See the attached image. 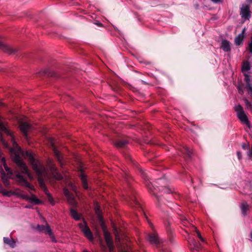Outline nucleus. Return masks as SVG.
<instances>
[{
  "label": "nucleus",
  "mask_w": 252,
  "mask_h": 252,
  "mask_svg": "<svg viewBox=\"0 0 252 252\" xmlns=\"http://www.w3.org/2000/svg\"><path fill=\"white\" fill-rule=\"evenodd\" d=\"M26 156L32 165L33 170L38 176V182L40 187L44 190L46 195H50L46 185L42 178V176L45 172V169L40 161L36 160L33 157L32 153L30 151H27Z\"/></svg>",
  "instance_id": "nucleus-1"
},
{
  "label": "nucleus",
  "mask_w": 252,
  "mask_h": 252,
  "mask_svg": "<svg viewBox=\"0 0 252 252\" xmlns=\"http://www.w3.org/2000/svg\"><path fill=\"white\" fill-rule=\"evenodd\" d=\"M13 160L16 163L22 173L26 174L30 179L32 178L27 166L19 155L15 154L13 157Z\"/></svg>",
  "instance_id": "nucleus-2"
},
{
  "label": "nucleus",
  "mask_w": 252,
  "mask_h": 252,
  "mask_svg": "<svg viewBox=\"0 0 252 252\" xmlns=\"http://www.w3.org/2000/svg\"><path fill=\"white\" fill-rule=\"evenodd\" d=\"M146 186L149 189V191L154 192V194H155L154 190L157 189L156 188H158V189L159 191L163 192L164 193H169L172 192L171 189H169L168 187L163 186L158 187L155 185V184L153 185V184L150 182H147L146 183Z\"/></svg>",
  "instance_id": "nucleus-3"
},
{
  "label": "nucleus",
  "mask_w": 252,
  "mask_h": 252,
  "mask_svg": "<svg viewBox=\"0 0 252 252\" xmlns=\"http://www.w3.org/2000/svg\"><path fill=\"white\" fill-rule=\"evenodd\" d=\"M188 242L192 252H203L201 244L197 242L193 237H189Z\"/></svg>",
  "instance_id": "nucleus-4"
},
{
  "label": "nucleus",
  "mask_w": 252,
  "mask_h": 252,
  "mask_svg": "<svg viewBox=\"0 0 252 252\" xmlns=\"http://www.w3.org/2000/svg\"><path fill=\"white\" fill-rule=\"evenodd\" d=\"M78 226L80 230L88 239L91 241L94 239L93 234L85 221H84L83 223H79Z\"/></svg>",
  "instance_id": "nucleus-5"
},
{
  "label": "nucleus",
  "mask_w": 252,
  "mask_h": 252,
  "mask_svg": "<svg viewBox=\"0 0 252 252\" xmlns=\"http://www.w3.org/2000/svg\"><path fill=\"white\" fill-rule=\"evenodd\" d=\"M240 14L242 18L249 20L251 17L250 6L247 4H243L240 8Z\"/></svg>",
  "instance_id": "nucleus-6"
},
{
  "label": "nucleus",
  "mask_w": 252,
  "mask_h": 252,
  "mask_svg": "<svg viewBox=\"0 0 252 252\" xmlns=\"http://www.w3.org/2000/svg\"><path fill=\"white\" fill-rule=\"evenodd\" d=\"M0 49L8 54H14L17 51V48H13L5 44L1 39H0Z\"/></svg>",
  "instance_id": "nucleus-7"
},
{
  "label": "nucleus",
  "mask_w": 252,
  "mask_h": 252,
  "mask_svg": "<svg viewBox=\"0 0 252 252\" xmlns=\"http://www.w3.org/2000/svg\"><path fill=\"white\" fill-rule=\"evenodd\" d=\"M16 176L17 178V181L21 185L26 187L31 190L34 189L33 186L29 183L27 180L20 174V173L18 172L16 174Z\"/></svg>",
  "instance_id": "nucleus-8"
},
{
  "label": "nucleus",
  "mask_w": 252,
  "mask_h": 252,
  "mask_svg": "<svg viewBox=\"0 0 252 252\" xmlns=\"http://www.w3.org/2000/svg\"><path fill=\"white\" fill-rule=\"evenodd\" d=\"M164 226L169 241L171 243H173L174 237V230L171 228L170 223L169 221L167 220L164 222Z\"/></svg>",
  "instance_id": "nucleus-9"
},
{
  "label": "nucleus",
  "mask_w": 252,
  "mask_h": 252,
  "mask_svg": "<svg viewBox=\"0 0 252 252\" xmlns=\"http://www.w3.org/2000/svg\"><path fill=\"white\" fill-rule=\"evenodd\" d=\"M20 128L25 137L28 139V132L32 129V126L26 122L21 121L20 123Z\"/></svg>",
  "instance_id": "nucleus-10"
},
{
  "label": "nucleus",
  "mask_w": 252,
  "mask_h": 252,
  "mask_svg": "<svg viewBox=\"0 0 252 252\" xmlns=\"http://www.w3.org/2000/svg\"><path fill=\"white\" fill-rule=\"evenodd\" d=\"M104 237L105 240L108 246L110 252L112 251L114 249L113 242L110 233L108 232L105 228H103Z\"/></svg>",
  "instance_id": "nucleus-11"
},
{
  "label": "nucleus",
  "mask_w": 252,
  "mask_h": 252,
  "mask_svg": "<svg viewBox=\"0 0 252 252\" xmlns=\"http://www.w3.org/2000/svg\"><path fill=\"white\" fill-rule=\"evenodd\" d=\"M51 146L52 147L53 153H54L55 156H56L58 161L60 163L61 166H62L63 165V158L61 155L59 151V150L57 149V148L55 146L54 143L53 142V139H52L51 140Z\"/></svg>",
  "instance_id": "nucleus-12"
},
{
  "label": "nucleus",
  "mask_w": 252,
  "mask_h": 252,
  "mask_svg": "<svg viewBox=\"0 0 252 252\" xmlns=\"http://www.w3.org/2000/svg\"><path fill=\"white\" fill-rule=\"evenodd\" d=\"M63 192L64 195L67 199L68 202L71 205L75 206L76 205V202L73 194L66 189H64Z\"/></svg>",
  "instance_id": "nucleus-13"
},
{
  "label": "nucleus",
  "mask_w": 252,
  "mask_h": 252,
  "mask_svg": "<svg viewBox=\"0 0 252 252\" xmlns=\"http://www.w3.org/2000/svg\"><path fill=\"white\" fill-rule=\"evenodd\" d=\"M149 241L151 243L155 245H158L161 243V240L156 232L149 235Z\"/></svg>",
  "instance_id": "nucleus-14"
},
{
  "label": "nucleus",
  "mask_w": 252,
  "mask_h": 252,
  "mask_svg": "<svg viewBox=\"0 0 252 252\" xmlns=\"http://www.w3.org/2000/svg\"><path fill=\"white\" fill-rule=\"evenodd\" d=\"M1 129L4 131L7 135H9L10 136L11 142L13 144V146L15 147H17L18 145L15 141V137L13 133L10 131L8 129L6 128L4 126H1Z\"/></svg>",
  "instance_id": "nucleus-15"
},
{
  "label": "nucleus",
  "mask_w": 252,
  "mask_h": 252,
  "mask_svg": "<svg viewBox=\"0 0 252 252\" xmlns=\"http://www.w3.org/2000/svg\"><path fill=\"white\" fill-rule=\"evenodd\" d=\"M237 117L242 123L246 125L249 127H251L250 122L245 112L238 114Z\"/></svg>",
  "instance_id": "nucleus-16"
},
{
  "label": "nucleus",
  "mask_w": 252,
  "mask_h": 252,
  "mask_svg": "<svg viewBox=\"0 0 252 252\" xmlns=\"http://www.w3.org/2000/svg\"><path fill=\"white\" fill-rule=\"evenodd\" d=\"M51 172L53 177L57 180H61L63 179L62 175L57 172V170L55 165L53 164L50 167Z\"/></svg>",
  "instance_id": "nucleus-17"
},
{
  "label": "nucleus",
  "mask_w": 252,
  "mask_h": 252,
  "mask_svg": "<svg viewBox=\"0 0 252 252\" xmlns=\"http://www.w3.org/2000/svg\"><path fill=\"white\" fill-rule=\"evenodd\" d=\"M181 154H182L186 159H189L191 158L192 152L187 147H183L181 148Z\"/></svg>",
  "instance_id": "nucleus-18"
},
{
  "label": "nucleus",
  "mask_w": 252,
  "mask_h": 252,
  "mask_svg": "<svg viewBox=\"0 0 252 252\" xmlns=\"http://www.w3.org/2000/svg\"><path fill=\"white\" fill-rule=\"evenodd\" d=\"M244 32H245V29H244L242 31V32L239 34L235 38L234 42L235 44L237 45H240L242 44V42L244 40Z\"/></svg>",
  "instance_id": "nucleus-19"
},
{
  "label": "nucleus",
  "mask_w": 252,
  "mask_h": 252,
  "mask_svg": "<svg viewBox=\"0 0 252 252\" xmlns=\"http://www.w3.org/2000/svg\"><path fill=\"white\" fill-rule=\"evenodd\" d=\"M221 48L225 52H229L231 50L230 42L227 40L223 39L221 41Z\"/></svg>",
  "instance_id": "nucleus-20"
},
{
  "label": "nucleus",
  "mask_w": 252,
  "mask_h": 252,
  "mask_svg": "<svg viewBox=\"0 0 252 252\" xmlns=\"http://www.w3.org/2000/svg\"><path fill=\"white\" fill-rule=\"evenodd\" d=\"M80 171L81 174L79 176L82 181V186L84 189H88V186L87 184L86 176L83 173V170L82 168H80Z\"/></svg>",
  "instance_id": "nucleus-21"
},
{
  "label": "nucleus",
  "mask_w": 252,
  "mask_h": 252,
  "mask_svg": "<svg viewBox=\"0 0 252 252\" xmlns=\"http://www.w3.org/2000/svg\"><path fill=\"white\" fill-rule=\"evenodd\" d=\"M0 173L1 175V181L5 187H8L9 185V181L8 177L6 176L3 169L1 167Z\"/></svg>",
  "instance_id": "nucleus-22"
},
{
  "label": "nucleus",
  "mask_w": 252,
  "mask_h": 252,
  "mask_svg": "<svg viewBox=\"0 0 252 252\" xmlns=\"http://www.w3.org/2000/svg\"><path fill=\"white\" fill-rule=\"evenodd\" d=\"M37 229L39 232L44 231L45 233L48 234L49 232L51 233V229L49 225H37Z\"/></svg>",
  "instance_id": "nucleus-23"
},
{
  "label": "nucleus",
  "mask_w": 252,
  "mask_h": 252,
  "mask_svg": "<svg viewBox=\"0 0 252 252\" xmlns=\"http://www.w3.org/2000/svg\"><path fill=\"white\" fill-rule=\"evenodd\" d=\"M3 242L8 245L11 248H14L16 246V242L12 238L4 237Z\"/></svg>",
  "instance_id": "nucleus-24"
},
{
  "label": "nucleus",
  "mask_w": 252,
  "mask_h": 252,
  "mask_svg": "<svg viewBox=\"0 0 252 252\" xmlns=\"http://www.w3.org/2000/svg\"><path fill=\"white\" fill-rule=\"evenodd\" d=\"M129 204L133 207L140 208V204L135 197H132L129 200Z\"/></svg>",
  "instance_id": "nucleus-25"
},
{
  "label": "nucleus",
  "mask_w": 252,
  "mask_h": 252,
  "mask_svg": "<svg viewBox=\"0 0 252 252\" xmlns=\"http://www.w3.org/2000/svg\"><path fill=\"white\" fill-rule=\"evenodd\" d=\"M249 205L246 202H243L241 203L240 208L242 211V213L244 216L247 215V212L248 210Z\"/></svg>",
  "instance_id": "nucleus-26"
},
{
  "label": "nucleus",
  "mask_w": 252,
  "mask_h": 252,
  "mask_svg": "<svg viewBox=\"0 0 252 252\" xmlns=\"http://www.w3.org/2000/svg\"><path fill=\"white\" fill-rule=\"evenodd\" d=\"M127 144V141L126 140H119L114 143L115 145L118 148H124Z\"/></svg>",
  "instance_id": "nucleus-27"
},
{
  "label": "nucleus",
  "mask_w": 252,
  "mask_h": 252,
  "mask_svg": "<svg viewBox=\"0 0 252 252\" xmlns=\"http://www.w3.org/2000/svg\"><path fill=\"white\" fill-rule=\"evenodd\" d=\"M70 215L76 220H80V215L78 214L75 210L72 208L70 209Z\"/></svg>",
  "instance_id": "nucleus-28"
},
{
  "label": "nucleus",
  "mask_w": 252,
  "mask_h": 252,
  "mask_svg": "<svg viewBox=\"0 0 252 252\" xmlns=\"http://www.w3.org/2000/svg\"><path fill=\"white\" fill-rule=\"evenodd\" d=\"M250 69H251V66H250V63L247 61L244 62L243 63L242 66V72L248 71L250 70Z\"/></svg>",
  "instance_id": "nucleus-29"
},
{
  "label": "nucleus",
  "mask_w": 252,
  "mask_h": 252,
  "mask_svg": "<svg viewBox=\"0 0 252 252\" xmlns=\"http://www.w3.org/2000/svg\"><path fill=\"white\" fill-rule=\"evenodd\" d=\"M42 75L46 74L49 76L54 77L56 76L55 73L53 71H51L49 69L44 70L40 72Z\"/></svg>",
  "instance_id": "nucleus-30"
},
{
  "label": "nucleus",
  "mask_w": 252,
  "mask_h": 252,
  "mask_svg": "<svg viewBox=\"0 0 252 252\" xmlns=\"http://www.w3.org/2000/svg\"><path fill=\"white\" fill-rule=\"evenodd\" d=\"M29 200L32 202H34L36 204H38L41 203V201L38 199L34 195H32V196L30 197Z\"/></svg>",
  "instance_id": "nucleus-31"
},
{
  "label": "nucleus",
  "mask_w": 252,
  "mask_h": 252,
  "mask_svg": "<svg viewBox=\"0 0 252 252\" xmlns=\"http://www.w3.org/2000/svg\"><path fill=\"white\" fill-rule=\"evenodd\" d=\"M235 110L237 112V115H238V114H240L244 112L243 108L241 105H238L237 106L235 107Z\"/></svg>",
  "instance_id": "nucleus-32"
},
{
  "label": "nucleus",
  "mask_w": 252,
  "mask_h": 252,
  "mask_svg": "<svg viewBox=\"0 0 252 252\" xmlns=\"http://www.w3.org/2000/svg\"><path fill=\"white\" fill-rule=\"evenodd\" d=\"M193 229L194 230V231L196 232V234H197V237L200 239V240L202 242H204V239L201 236V235L200 233V232L196 229V227H193Z\"/></svg>",
  "instance_id": "nucleus-33"
},
{
  "label": "nucleus",
  "mask_w": 252,
  "mask_h": 252,
  "mask_svg": "<svg viewBox=\"0 0 252 252\" xmlns=\"http://www.w3.org/2000/svg\"><path fill=\"white\" fill-rule=\"evenodd\" d=\"M47 234H48L50 236L52 242H56V238L52 233V230H51V233L49 232Z\"/></svg>",
  "instance_id": "nucleus-34"
},
{
  "label": "nucleus",
  "mask_w": 252,
  "mask_h": 252,
  "mask_svg": "<svg viewBox=\"0 0 252 252\" xmlns=\"http://www.w3.org/2000/svg\"><path fill=\"white\" fill-rule=\"evenodd\" d=\"M47 196H48V199H49V201H50V202L53 205L54 204V200H53V198H52V195L51 194V193H50V195H47Z\"/></svg>",
  "instance_id": "nucleus-35"
},
{
  "label": "nucleus",
  "mask_w": 252,
  "mask_h": 252,
  "mask_svg": "<svg viewBox=\"0 0 252 252\" xmlns=\"http://www.w3.org/2000/svg\"><path fill=\"white\" fill-rule=\"evenodd\" d=\"M20 196L22 198L26 200H29L30 198V196L27 194H21Z\"/></svg>",
  "instance_id": "nucleus-36"
},
{
  "label": "nucleus",
  "mask_w": 252,
  "mask_h": 252,
  "mask_svg": "<svg viewBox=\"0 0 252 252\" xmlns=\"http://www.w3.org/2000/svg\"><path fill=\"white\" fill-rule=\"evenodd\" d=\"M249 50L250 53H252V36L251 38V42L249 43Z\"/></svg>",
  "instance_id": "nucleus-37"
},
{
  "label": "nucleus",
  "mask_w": 252,
  "mask_h": 252,
  "mask_svg": "<svg viewBox=\"0 0 252 252\" xmlns=\"http://www.w3.org/2000/svg\"><path fill=\"white\" fill-rule=\"evenodd\" d=\"M5 170L7 171L8 175H12V174H13L12 171L9 167H6V168H5Z\"/></svg>",
  "instance_id": "nucleus-38"
},
{
  "label": "nucleus",
  "mask_w": 252,
  "mask_h": 252,
  "mask_svg": "<svg viewBox=\"0 0 252 252\" xmlns=\"http://www.w3.org/2000/svg\"><path fill=\"white\" fill-rule=\"evenodd\" d=\"M237 154L238 158L241 159V157H242L241 152L238 151L237 152Z\"/></svg>",
  "instance_id": "nucleus-39"
},
{
  "label": "nucleus",
  "mask_w": 252,
  "mask_h": 252,
  "mask_svg": "<svg viewBox=\"0 0 252 252\" xmlns=\"http://www.w3.org/2000/svg\"><path fill=\"white\" fill-rule=\"evenodd\" d=\"M246 104L247 106H251V103L248 101V100H246Z\"/></svg>",
  "instance_id": "nucleus-40"
},
{
  "label": "nucleus",
  "mask_w": 252,
  "mask_h": 252,
  "mask_svg": "<svg viewBox=\"0 0 252 252\" xmlns=\"http://www.w3.org/2000/svg\"><path fill=\"white\" fill-rule=\"evenodd\" d=\"M248 88L249 91H251L252 94V87L250 84L248 85Z\"/></svg>",
  "instance_id": "nucleus-41"
},
{
  "label": "nucleus",
  "mask_w": 252,
  "mask_h": 252,
  "mask_svg": "<svg viewBox=\"0 0 252 252\" xmlns=\"http://www.w3.org/2000/svg\"><path fill=\"white\" fill-rule=\"evenodd\" d=\"M1 161L2 163H6L5 158H2L1 159Z\"/></svg>",
  "instance_id": "nucleus-42"
},
{
  "label": "nucleus",
  "mask_w": 252,
  "mask_h": 252,
  "mask_svg": "<svg viewBox=\"0 0 252 252\" xmlns=\"http://www.w3.org/2000/svg\"><path fill=\"white\" fill-rule=\"evenodd\" d=\"M96 24L98 26H99V27H102V26H103L102 24V23H100V22L96 23Z\"/></svg>",
  "instance_id": "nucleus-43"
},
{
  "label": "nucleus",
  "mask_w": 252,
  "mask_h": 252,
  "mask_svg": "<svg viewBox=\"0 0 252 252\" xmlns=\"http://www.w3.org/2000/svg\"><path fill=\"white\" fill-rule=\"evenodd\" d=\"M245 78L247 82L249 81V76L248 75H245Z\"/></svg>",
  "instance_id": "nucleus-44"
},
{
  "label": "nucleus",
  "mask_w": 252,
  "mask_h": 252,
  "mask_svg": "<svg viewBox=\"0 0 252 252\" xmlns=\"http://www.w3.org/2000/svg\"><path fill=\"white\" fill-rule=\"evenodd\" d=\"M95 212L97 214H98V213L99 212V208L98 207L96 208Z\"/></svg>",
  "instance_id": "nucleus-45"
},
{
  "label": "nucleus",
  "mask_w": 252,
  "mask_h": 252,
  "mask_svg": "<svg viewBox=\"0 0 252 252\" xmlns=\"http://www.w3.org/2000/svg\"><path fill=\"white\" fill-rule=\"evenodd\" d=\"M249 156H252V149H251V151L249 152Z\"/></svg>",
  "instance_id": "nucleus-46"
},
{
  "label": "nucleus",
  "mask_w": 252,
  "mask_h": 252,
  "mask_svg": "<svg viewBox=\"0 0 252 252\" xmlns=\"http://www.w3.org/2000/svg\"><path fill=\"white\" fill-rule=\"evenodd\" d=\"M148 223H149L150 227H151L152 229H153V227H154V226H153V224H152L150 222H149V221L148 222Z\"/></svg>",
  "instance_id": "nucleus-47"
},
{
  "label": "nucleus",
  "mask_w": 252,
  "mask_h": 252,
  "mask_svg": "<svg viewBox=\"0 0 252 252\" xmlns=\"http://www.w3.org/2000/svg\"><path fill=\"white\" fill-rule=\"evenodd\" d=\"M3 166H4V169H5V168H6V167H8V166H7L6 163H3Z\"/></svg>",
  "instance_id": "nucleus-48"
},
{
  "label": "nucleus",
  "mask_w": 252,
  "mask_h": 252,
  "mask_svg": "<svg viewBox=\"0 0 252 252\" xmlns=\"http://www.w3.org/2000/svg\"><path fill=\"white\" fill-rule=\"evenodd\" d=\"M114 233L115 234V235L116 236V239H118V236H117V233H116V230L114 232ZM119 240H120V238H119Z\"/></svg>",
  "instance_id": "nucleus-49"
},
{
  "label": "nucleus",
  "mask_w": 252,
  "mask_h": 252,
  "mask_svg": "<svg viewBox=\"0 0 252 252\" xmlns=\"http://www.w3.org/2000/svg\"><path fill=\"white\" fill-rule=\"evenodd\" d=\"M211 0L215 3H217L219 1V0Z\"/></svg>",
  "instance_id": "nucleus-50"
},
{
  "label": "nucleus",
  "mask_w": 252,
  "mask_h": 252,
  "mask_svg": "<svg viewBox=\"0 0 252 252\" xmlns=\"http://www.w3.org/2000/svg\"><path fill=\"white\" fill-rule=\"evenodd\" d=\"M158 182L159 183H161L163 182V180H161V179H158Z\"/></svg>",
  "instance_id": "nucleus-51"
},
{
  "label": "nucleus",
  "mask_w": 252,
  "mask_h": 252,
  "mask_svg": "<svg viewBox=\"0 0 252 252\" xmlns=\"http://www.w3.org/2000/svg\"><path fill=\"white\" fill-rule=\"evenodd\" d=\"M26 208H31L32 206H30V205H27V206H26Z\"/></svg>",
  "instance_id": "nucleus-52"
},
{
  "label": "nucleus",
  "mask_w": 252,
  "mask_h": 252,
  "mask_svg": "<svg viewBox=\"0 0 252 252\" xmlns=\"http://www.w3.org/2000/svg\"><path fill=\"white\" fill-rule=\"evenodd\" d=\"M247 1L248 2H252V0H247Z\"/></svg>",
  "instance_id": "nucleus-53"
},
{
  "label": "nucleus",
  "mask_w": 252,
  "mask_h": 252,
  "mask_svg": "<svg viewBox=\"0 0 252 252\" xmlns=\"http://www.w3.org/2000/svg\"><path fill=\"white\" fill-rule=\"evenodd\" d=\"M251 238L252 241V231L251 232Z\"/></svg>",
  "instance_id": "nucleus-54"
},
{
  "label": "nucleus",
  "mask_w": 252,
  "mask_h": 252,
  "mask_svg": "<svg viewBox=\"0 0 252 252\" xmlns=\"http://www.w3.org/2000/svg\"><path fill=\"white\" fill-rule=\"evenodd\" d=\"M142 82L143 84H146V83H145L144 81H142Z\"/></svg>",
  "instance_id": "nucleus-55"
},
{
  "label": "nucleus",
  "mask_w": 252,
  "mask_h": 252,
  "mask_svg": "<svg viewBox=\"0 0 252 252\" xmlns=\"http://www.w3.org/2000/svg\"><path fill=\"white\" fill-rule=\"evenodd\" d=\"M158 201H159V199L158 197Z\"/></svg>",
  "instance_id": "nucleus-56"
},
{
  "label": "nucleus",
  "mask_w": 252,
  "mask_h": 252,
  "mask_svg": "<svg viewBox=\"0 0 252 252\" xmlns=\"http://www.w3.org/2000/svg\"><path fill=\"white\" fill-rule=\"evenodd\" d=\"M1 188V184H0V188Z\"/></svg>",
  "instance_id": "nucleus-57"
},
{
  "label": "nucleus",
  "mask_w": 252,
  "mask_h": 252,
  "mask_svg": "<svg viewBox=\"0 0 252 252\" xmlns=\"http://www.w3.org/2000/svg\"><path fill=\"white\" fill-rule=\"evenodd\" d=\"M84 252H87V251H84Z\"/></svg>",
  "instance_id": "nucleus-58"
}]
</instances>
